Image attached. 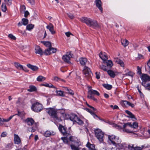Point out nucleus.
Segmentation results:
<instances>
[{"label":"nucleus","instance_id":"nucleus-1","mask_svg":"<svg viewBox=\"0 0 150 150\" xmlns=\"http://www.w3.org/2000/svg\"><path fill=\"white\" fill-rule=\"evenodd\" d=\"M46 112L57 122H59L62 120L63 115L57 112V110L53 108L46 109Z\"/></svg>","mask_w":150,"mask_h":150},{"label":"nucleus","instance_id":"nucleus-2","mask_svg":"<svg viewBox=\"0 0 150 150\" xmlns=\"http://www.w3.org/2000/svg\"><path fill=\"white\" fill-rule=\"evenodd\" d=\"M81 21L86 23L88 25L93 27L94 28H99L100 26L95 20H92L86 17H82L80 18Z\"/></svg>","mask_w":150,"mask_h":150},{"label":"nucleus","instance_id":"nucleus-3","mask_svg":"<svg viewBox=\"0 0 150 150\" xmlns=\"http://www.w3.org/2000/svg\"><path fill=\"white\" fill-rule=\"evenodd\" d=\"M27 124L29 126H31L33 124V126L32 127L31 132H34L37 129L38 125L37 123H35L33 119L31 118H28L25 120Z\"/></svg>","mask_w":150,"mask_h":150},{"label":"nucleus","instance_id":"nucleus-4","mask_svg":"<svg viewBox=\"0 0 150 150\" xmlns=\"http://www.w3.org/2000/svg\"><path fill=\"white\" fill-rule=\"evenodd\" d=\"M95 135L97 138L100 142L103 141L104 133L102 130L99 129H97L95 130Z\"/></svg>","mask_w":150,"mask_h":150},{"label":"nucleus","instance_id":"nucleus-5","mask_svg":"<svg viewBox=\"0 0 150 150\" xmlns=\"http://www.w3.org/2000/svg\"><path fill=\"white\" fill-rule=\"evenodd\" d=\"M93 95H96L98 96L100 95L99 93L97 91L95 90H90L88 92L87 98L89 99L93 100L94 101H96L97 99L95 98Z\"/></svg>","mask_w":150,"mask_h":150},{"label":"nucleus","instance_id":"nucleus-6","mask_svg":"<svg viewBox=\"0 0 150 150\" xmlns=\"http://www.w3.org/2000/svg\"><path fill=\"white\" fill-rule=\"evenodd\" d=\"M31 109L34 112H39L42 110V105L39 102H36L33 104L31 106Z\"/></svg>","mask_w":150,"mask_h":150},{"label":"nucleus","instance_id":"nucleus-7","mask_svg":"<svg viewBox=\"0 0 150 150\" xmlns=\"http://www.w3.org/2000/svg\"><path fill=\"white\" fill-rule=\"evenodd\" d=\"M142 81V84L144 87L148 86L149 84L146 83L147 82L150 81V77L146 74H142L141 76Z\"/></svg>","mask_w":150,"mask_h":150},{"label":"nucleus","instance_id":"nucleus-8","mask_svg":"<svg viewBox=\"0 0 150 150\" xmlns=\"http://www.w3.org/2000/svg\"><path fill=\"white\" fill-rule=\"evenodd\" d=\"M83 73L85 75V77L87 80H90L91 79L92 73L90 69L87 67L85 66L83 70Z\"/></svg>","mask_w":150,"mask_h":150},{"label":"nucleus","instance_id":"nucleus-9","mask_svg":"<svg viewBox=\"0 0 150 150\" xmlns=\"http://www.w3.org/2000/svg\"><path fill=\"white\" fill-rule=\"evenodd\" d=\"M58 128L59 131L64 136L67 137L69 135V132L67 127L62 125H59Z\"/></svg>","mask_w":150,"mask_h":150},{"label":"nucleus","instance_id":"nucleus-10","mask_svg":"<svg viewBox=\"0 0 150 150\" xmlns=\"http://www.w3.org/2000/svg\"><path fill=\"white\" fill-rule=\"evenodd\" d=\"M72 55L73 54H71V52H68L66 54L63 56L62 59L64 62L69 63L70 62V58L72 57Z\"/></svg>","mask_w":150,"mask_h":150},{"label":"nucleus","instance_id":"nucleus-11","mask_svg":"<svg viewBox=\"0 0 150 150\" xmlns=\"http://www.w3.org/2000/svg\"><path fill=\"white\" fill-rule=\"evenodd\" d=\"M14 116V115H11L8 118L6 119L0 117V126H2L4 124V122L9 121Z\"/></svg>","mask_w":150,"mask_h":150},{"label":"nucleus","instance_id":"nucleus-12","mask_svg":"<svg viewBox=\"0 0 150 150\" xmlns=\"http://www.w3.org/2000/svg\"><path fill=\"white\" fill-rule=\"evenodd\" d=\"M56 134V132L53 131L47 130L44 133L43 135L46 137L53 136Z\"/></svg>","mask_w":150,"mask_h":150},{"label":"nucleus","instance_id":"nucleus-13","mask_svg":"<svg viewBox=\"0 0 150 150\" xmlns=\"http://www.w3.org/2000/svg\"><path fill=\"white\" fill-rule=\"evenodd\" d=\"M68 119L73 122L76 121V120H77L78 117L77 116L74 114H70L68 115Z\"/></svg>","mask_w":150,"mask_h":150},{"label":"nucleus","instance_id":"nucleus-14","mask_svg":"<svg viewBox=\"0 0 150 150\" xmlns=\"http://www.w3.org/2000/svg\"><path fill=\"white\" fill-rule=\"evenodd\" d=\"M35 52L36 54H38L40 55H42L43 54V52L40 46H36L35 48Z\"/></svg>","mask_w":150,"mask_h":150},{"label":"nucleus","instance_id":"nucleus-15","mask_svg":"<svg viewBox=\"0 0 150 150\" xmlns=\"http://www.w3.org/2000/svg\"><path fill=\"white\" fill-rule=\"evenodd\" d=\"M14 143L16 144H19L21 142V140L19 136L16 134H14Z\"/></svg>","mask_w":150,"mask_h":150},{"label":"nucleus","instance_id":"nucleus-16","mask_svg":"<svg viewBox=\"0 0 150 150\" xmlns=\"http://www.w3.org/2000/svg\"><path fill=\"white\" fill-rule=\"evenodd\" d=\"M127 147L125 143H120L117 145V149L119 150H124Z\"/></svg>","mask_w":150,"mask_h":150},{"label":"nucleus","instance_id":"nucleus-17","mask_svg":"<svg viewBox=\"0 0 150 150\" xmlns=\"http://www.w3.org/2000/svg\"><path fill=\"white\" fill-rule=\"evenodd\" d=\"M54 26L51 23H50L49 25L46 26V28L49 30L52 34H54L55 33V32L54 30Z\"/></svg>","mask_w":150,"mask_h":150},{"label":"nucleus","instance_id":"nucleus-18","mask_svg":"<svg viewBox=\"0 0 150 150\" xmlns=\"http://www.w3.org/2000/svg\"><path fill=\"white\" fill-rule=\"evenodd\" d=\"M96 5L100 11L102 12L103 8L101 7V2L100 0H96Z\"/></svg>","mask_w":150,"mask_h":150},{"label":"nucleus","instance_id":"nucleus-19","mask_svg":"<svg viewBox=\"0 0 150 150\" xmlns=\"http://www.w3.org/2000/svg\"><path fill=\"white\" fill-rule=\"evenodd\" d=\"M79 60L82 66L85 65L88 62L87 59L85 57L80 58Z\"/></svg>","mask_w":150,"mask_h":150},{"label":"nucleus","instance_id":"nucleus-20","mask_svg":"<svg viewBox=\"0 0 150 150\" xmlns=\"http://www.w3.org/2000/svg\"><path fill=\"white\" fill-rule=\"evenodd\" d=\"M27 67L31 69L33 71H38L39 69L38 67L35 66L33 65L30 64H28L27 65Z\"/></svg>","mask_w":150,"mask_h":150},{"label":"nucleus","instance_id":"nucleus-21","mask_svg":"<svg viewBox=\"0 0 150 150\" xmlns=\"http://www.w3.org/2000/svg\"><path fill=\"white\" fill-rule=\"evenodd\" d=\"M121 141V139L119 137L116 136L112 144L115 145L116 146H117V145L120 143Z\"/></svg>","mask_w":150,"mask_h":150},{"label":"nucleus","instance_id":"nucleus-22","mask_svg":"<svg viewBox=\"0 0 150 150\" xmlns=\"http://www.w3.org/2000/svg\"><path fill=\"white\" fill-rule=\"evenodd\" d=\"M99 56L100 58L103 60L104 62L105 63V62L108 59L107 55L105 53L103 54L101 52H100L99 54Z\"/></svg>","mask_w":150,"mask_h":150},{"label":"nucleus","instance_id":"nucleus-23","mask_svg":"<svg viewBox=\"0 0 150 150\" xmlns=\"http://www.w3.org/2000/svg\"><path fill=\"white\" fill-rule=\"evenodd\" d=\"M115 61L117 63L120 64V66L122 67H124L125 65L123 61L120 60L118 58H115Z\"/></svg>","mask_w":150,"mask_h":150},{"label":"nucleus","instance_id":"nucleus-24","mask_svg":"<svg viewBox=\"0 0 150 150\" xmlns=\"http://www.w3.org/2000/svg\"><path fill=\"white\" fill-rule=\"evenodd\" d=\"M14 66L16 68L19 70L22 69L24 71H25V69H23V66L20 64L19 63L17 62L14 63Z\"/></svg>","mask_w":150,"mask_h":150},{"label":"nucleus","instance_id":"nucleus-25","mask_svg":"<svg viewBox=\"0 0 150 150\" xmlns=\"http://www.w3.org/2000/svg\"><path fill=\"white\" fill-rule=\"evenodd\" d=\"M86 146L88 148L89 150H96L95 149V145L91 144L88 142L86 144Z\"/></svg>","mask_w":150,"mask_h":150},{"label":"nucleus","instance_id":"nucleus-26","mask_svg":"<svg viewBox=\"0 0 150 150\" xmlns=\"http://www.w3.org/2000/svg\"><path fill=\"white\" fill-rule=\"evenodd\" d=\"M29 88L28 89L27 91L30 92L35 91L37 90L36 87L33 85L30 86Z\"/></svg>","mask_w":150,"mask_h":150},{"label":"nucleus","instance_id":"nucleus-27","mask_svg":"<svg viewBox=\"0 0 150 150\" xmlns=\"http://www.w3.org/2000/svg\"><path fill=\"white\" fill-rule=\"evenodd\" d=\"M41 42L45 46L48 47L49 48L51 47V44L50 42L42 41Z\"/></svg>","mask_w":150,"mask_h":150},{"label":"nucleus","instance_id":"nucleus-28","mask_svg":"<svg viewBox=\"0 0 150 150\" xmlns=\"http://www.w3.org/2000/svg\"><path fill=\"white\" fill-rule=\"evenodd\" d=\"M108 74L112 78H114L115 76V74L113 71L111 70H108L107 71Z\"/></svg>","mask_w":150,"mask_h":150},{"label":"nucleus","instance_id":"nucleus-29","mask_svg":"<svg viewBox=\"0 0 150 150\" xmlns=\"http://www.w3.org/2000/svg\"><path fill=\"white\" fill-rule=\"evenodd\" d=\"M57 93V95L58 96L64 97V94L63 91H55Z\"/></svg>","mask_w":150,"mask_h":150},{"label":"nucleus","instance_id":"nucleus-30","mask_svg":"<svg viewBox=\"0 0 150 150\" xmlns=\"http://www.w3.org/2000/svg\"><path fill=\"white\" fill-rule=\"evenodd\" d=\"M116 136L114 135H109L108 136V138L110 141L111 142L112 144L113 143V142L114 141V140L115 139Z\"/></svg>","mask_w":150,"mask_h":150},{"label":"nucleus","instance_id":"nucleus-31","mask_svg":"<svg viewBox=\"0 0 150 150\" xmlns=\"http://www.w3.org/2000/svg\"><path fill=\"white\" fill-rule=\"evenodd\" d=\"M70 146L72 150H80V149L79 146H76L73 144L71 145Z\"/></svg>","mask_w":150,"mask_h":150},{"label":"nucleus","instance_id":"nucleus-32","mask_svg":"<svg viewBox=\"0 0 150 150\" xmlns=\"http://www.w3.org/2000/svg\"><path fill=\"white\" fill-rule=\"evenodd\" d=\"M106 63L107 67H111L113 65V64L111 61L108 60L106 61Z\"/></svg>","mask_w":150,"mask_h":150},{"label":"nucleus","instance_id":"nucleus-33","mask_svg":"<svg viewBox=\"0 0 150 150\" xmlns=\"http://www.w3.org/2000/svg\"><path fill=\"white\" fill-rule=\"evenodd\" d=\"M37 80L39 81H43L45 79V78L41 76H38L37 78Z\"/></svg>","mask_w":150,"mask_h":150},{"label":"nucleus","instance_id":"nucleus-34","mask_svg":"<svg viewBox=\"0 0 150 150\" xmlns=\"http://www.w3.org/2000/svg\"><path fill=\"white\" fill-rule=\"evenodd\" d=\"M1 9L2 11L5 12L7 10L6 5L5 4L3 3L1 6Z\"/></svg>","mask_w":150,"mask_h":150},{"label":"nucleus","instance_id":"nucleus-35","mask_svg":"<svg viewBox=\"0 0 150 150\" xmlns=\"http://www.w3.org/2000/svg\"><path fill=\"white\" fill-rule=\"evenodd\" d=\"M103 86L105 88L108 90H110L112 88V85L108 84H104L103 85Z\"/></svg>","mask_w":150,"mask_h":150},{"label":"nucleus","instance_id":"nucleus-36","mask_svg":"<svg viewBox=\"0 0 150 150\" xmlns=\"http://www.w3.org/2000/svg\"><path fill=\"white\" fill-rule=\"evenodd\" d=\"M123 132H126L127 133H134L133 132H135V130H129L127 129H123Z\"/></svg>","mask_w":150,"mask_h":150},{"label":"nucleus","instance_id":"nucleus-37","mask_svg":"<svg viewBox=\"0 0 150 150\" xmlns=\"http://www.w3.org/2000/svg\"><path fill=\"white\" fill-rule=\"evenodd\" d=\"M51 52L50 48H49L48 49L45 50L44 52H43V53L45 55H47L50 54H51Z\"/></svg>","mask_w":150,"mask_h":150},{"label":"nucleus","instance_id":"nucleus-38","mask_svg":"<svg viewBox=\"0 0 150 150\" xmlns=\"http://www.w3.org/2000/svg\"><path fill=\"white\" fill-rule=\"evenodd\" d=\"M121 43L123 46L124 47H126L128 44V41L126 40H125L122 41Z\"/></svg>","mask_w":150,"mask_h":150},{"label":"nucleus","instance_id":"nucleus-39","mask_svg":"<svg viewBox=\"0 0 150 150\" xmlns=\"http://www.w3.org/2000/svg\"><path fill=\"white\" fill-rule=\"evenodd\" d=\"M22 21L23 24L24 25H26L28 23V20L27 19L23 18L22 19Z\"/></svg>","mask_w":150,"mask_h":150},{"label":"nucleus","instance_id":"nucleus-40","mask_svg":"<svg viewBox=\"0 0 150 150\" xmlns=\"http://www.w3.org/2000/svg\"><path fill=\"white\" fill-rule=\"evenodd\" d=\"M77 119L76 120V121H75V122L77 123L78 124L80 125H82L83 124V122L82 120L78 117Z\"/></svg>","mask_w":150,"mask_h":150},{"label":"nucleus","instance_id":"nucleus-41","mask_svg":"<svg viewBox=\"0 0 150 150\" xmlns=\"http://www.w3.org/2000/svg\"><path fill=\"white\" fill-rule=\"evenodd\" d=\"M128 101L126 100H123L121 102V105L123 107H127L128 106Z\"/></svg>","mask_w":150,"mask_h":150},{"label":"nucleus","instance_id":"nucleus-42","mask_svg":"<svg viewBox=\"0 0 150 150\" xmlns=\"http://www.w3.org/2000/svg\"><path fill=\"white\" fill-rule=\"evenodd\" d=\"M134 145L133 144H129L127 146L128 149L130 150H134Z\"/></svg>","mask_w":150,"mask_h":150},{"label":"nucleus","instance_id":"nucleus-43","mask_svg":"<svg viewBox=\"0 0 150 150\" xmlns=\"http://www.w3.org/2000/svg\"><path fill=\"white\" fill-rule=\"evenodd\" d=\"M34 27V25L32 24H29L27 26L26 29L29 30L33 29Z\"/></svg>","mask_w":150,"mask_h":150},{"label":"nucleus","instance_id":"nucleus-44","mask_svg":"<svg viewBox=\"0 0 150 150\" xmlns=\"http://www.w3.org/2000/svg\"><path fill=\"white\" fill-rule=\"evenodd\" d=\"M100 67L101 69L103 70L104 71H108L107 69L106 68V67L103 64L100 65Z\"/></svg>","mask_w":150,"mask_h":150},{"label":"nucleus","instance_id":"nucleus-45","mask_svg":"<svg viewBox=\"0 0 150 150\" xmlns=\"http://www.w3.org/2000/svg\"><path fill=\"white\" fill-rule=\"evenodd\" d=\"M50 51H51V54L52 53H55L56 52L57 49L56 48H54L53 47H52V46H51V47H50Z\"/></svg>","mask_w":150,"mask_h":150},{"label":"nucleus","instance_id":"nucleus-46","mask_svg":"<svg viewBox=\"0 0 150 150\" xmlns=\"http://www.w3.org/2000/svg\"><path fill=\"white\" fill-rule=\"evenodd\" d=\"M138 127V124L137 123V122H134L132 124V128H133L134 129H135L137 128Z\"/></svg>","mask_w":150,"mask_h":150},{"label":"nucleus","instance_id":"nucleus-47","mask_svg":"<svg viewBox=\"0 0 150 150\" xmlns=\"http://www.w3.org/2000/svg\"><path fill=\"white\" fill-rule=\"evenodd\" d=\"M138 127V124L137 123V122H134L132 124V128H133L134 129H135L137 128Z\"/></svg>","mask_w":150,"mask_h":150},{"label":"nucleus","instance_id":"nucleus-48","mask_svg":"<svg viewBox=\"0 0 150 150\" xmlns=\"http://www.w3.org/2000/svg\"><path fill=\"white\" fill-rule=\"evenodd\" d=\"M5 2L8 6H10L12 4V0H4Z\"/></svg>","mask_w":150,"mask_h":150},{"label":"nucleus","instance_id":"nucleus-49","mask_svg":"<svg viewBox=\"0 0 150 150\" xmlns=\"http://www.w3.org/2000/svg\"><path fill=\"white\" fill-rule=\"evenodd\" d=\"M61 139L63 140V142L66 144H68V139L67 137H62L61 138Z\"/></svg>","mask_w":150,"mask_h":150},{"label":"nucleus","instance_id":"nucleus-50","mask_svg":"<svg viewBox=\"0 0 150 150\" xmlns=\"http://www.w3.org/2000/svg\"><path fill=\"white\" fill-rule=\"evenodd\" d=\"M125 75L126 76H129L131 77H132L133 76L134 73L132 72L129 71Z\"/></svg>","mask_w":150,"mask_h":150},{"label":"nucleus","instance_id":"nucleus-51","mask_svg":"<svg viewBox=\"0 0 150 150\" xmlns=\"http://www.w3.org/2000/svg\"><path fill=\"white\" fill-rule=\"evenodd\" d=\"M100 150H108L105 146H104L103 145H101L100 146Z\"/></svg>","mask_w":150,"mask_h":150},{"label":"nucleus","instance_id":"nucleus-52","mask_svg":"<svg viewBox=\"0 0 150 150\" xmlns=\"http://www.w3.org/2000/svg\"><path fill=\"white\" fill-rule=\"evenodd\" d=\"M143 148V147L134 146V150H142Z\"/></svg>","mask_w":150,"mask_h":150},{"label":"nucleus","instance_id":"nucleus-53","mask_svg":"<svg viewBox=\"0 0 150 150\" xmlns=\"http://www.w3.org/2000/svg\"><path fill=\"white\" fill-rule=\"evenodd\" d=\"M89 112L93 116L94 118H96V117H97L98 118V117L97 115H96V114H94L93 112L91 111L90 110H89Z\"/></svg>","mask_w":150,"mask_h":150},{"label":"nucleus","instance_id":"nucleus-54","mask_svg":"<svg viewBox=\"0 0 150 150\" xmlns=\"http://www.w3.org/2000/svg\"><path fill=\"white\" fill-rule=\"evenodd\" d=\"M8 36L9 38H11V39L15 40L16 39V37L12 34H9L8 35Z\"/></svg>","mask_w":150,"mask_h":150},{"label":"nucleus","instance_id":"nucleus-55","mask_svg":"<svg viewBox=\"0 0 150 150\" xmlns=\"http://www.w3.org/2000/svg\"><path fill=\"white\" fill-rule=\"evenodd\" d=\"M95 74L96 78L98 79H100V73L99 72H96Z\"/></svg>","mask_w":150,"mask_h":150},{"label":"nucleus","instance_id":"nucleus-56","mask_svg":"<svg viewBox=\"0 0 150 150\" xmlns=\"http://www.w3.org/2000/svg\"><path fill=\"white\" fill-rule=\"evenodd\" d=\"M65 34L66 35V36L68 37H69L70 35H73V34L70 32H66L65 33Z\"/></svg>","mask_w":150,"mask_h":150},{"label":"nucleus","instance_id":"nucleus-57","mask_svg":"<svg viewBox=\"0 0 150 150\" xmlns=\"http://www.w3.org/2000/svg\"><path fill=\"white\" fill-rule=\"evenodd\" d=\"M67 15L71 19H73L74 18V16L71 13H68Z\"/></svg>","mask_w":150,"mask_h":150},{"label":"nucleus","instance_id":"nucleus-58","mask_svg":"<svg viewBox=\"0 0 150 150\" xmlns=\"http://www.w3.org/2000/svg\"><path fill=\"white\" fill-rule=\"evenodd\" d=\"M137 73L139 74H142L141 69L139 67H137Z\"/></svg>","mask_w":150,"mask_h":150},{"label":"nucleus","instance_id":"nucleus-59","mask_svg":"<svg viewBox=\"0 0 150 150\" xmlns=\"http://www.w3.org/2000/svg\"><path fill=\"white\" fill-rule=\"evenodd\" d=\"M67 93L71 95H73L74 94L73 91L70 89H69V91H68Z\"/></svg>","mask_w":150,"mask_h":150},{"label":"nucleus","instance_id":"nucleus-60","mask_svg":"<svg viewBox=\"0 0 150 150\" xmlns=\"http://www.w3.org/2000/svg\"><path fill=\"white\" fill-rule=\"evenodd\" d=\"M54 79L55 81H60L61 79L58 77L55 76L54 77Z\"/></svg>","mask_w":150,"mask_h":150},{"label":"nucleus","instance_id":"nucleus-61","mask_svg":"<svg viewBox=\"0 0 150 150\" xmlns=\"http://www.w3.org/2000/svg\"><path fill=\"white\" fill-rule=\"evenodd\" d=\"M74 137L72 136H70L69 137V139L70 141L73 142H75V141L74 140Z\"/></svg>","mask_w":150,"mask_h":150},{"label":"nucleus","instance_id":"nucleus-62","mask_svg":"<svg viewBox=\"0 0 150 150\" xmlns=\"http://www.w3.org/2000/svg\"><path fill=\"white\" fill-rule=\"evenodd\" d=\"M129 117L132 118H134L135 120L136 119L135 117V116L133 114L132 112L129 115Z\"/></svg>","mask_w":150,"mask_h":150},{"label":"nucleus","instance_id":"nucleus-63","mask_svg":"<svg viewBox=\"0 0 150 150\" xmlns=\"http://www.w3.org/2000/svg\"><path fill=\"white\" fill-rule=\"evenodd\" d=\"M30 4L33 5L35 3L34 0H27Z\"/></svg>","mask_w":150,"mask_h":150},{"label":"nucleus","instance_id":"nucleus-64","mask_svg":"<svg viewBox=\"0 0 150 150\" xmlns=\"http://www.w3.org/2000/svg\"><path fill=\"white\" fill-rule=\"evenodd\" d=\"M24 13V16L25 17H27L28 15H29V13L27 11H25Z\"/></svg>","mask_w":150,"mask_h":150}]
</instances>
